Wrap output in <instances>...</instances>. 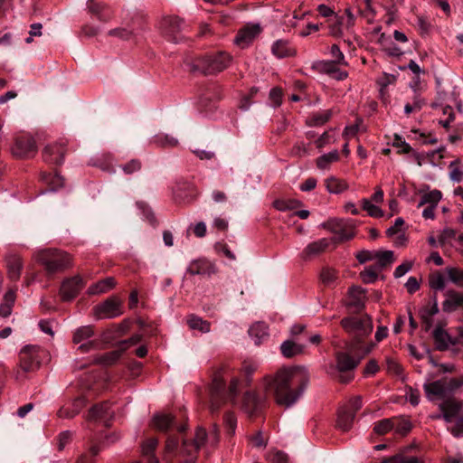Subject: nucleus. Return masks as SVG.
<instances>
[{
    "instance_id": "f257e3e1",
    "label": "nucleus",
    "mask_w": 463,
    "mask_h": 463,
    "mask_svg": "<svg viewBox=\"0 0 463 463\" xmlns=\"http://www.w3.org/2000/svg\"><path fill=\"white\" fill-rule=\"evenodd\" d=\"M308 383V372L301 366L283 368L264 378L265 390L273 392L277 404L286 408L297 402Z\"/></svg>"
},
{
    "instance_id": "f03ea898",
    "label": "nucleus",
    "mask_w": 463,
    "mask_h": 463,
    "mask_svg": "<svg viewBox=\"0 0 463 463\" xmlns=\"http://www.w3.org/2000/svg\"><path fill=\"white\" fill-rule=\"evenodd\" d=\"M219 440L220 432L216 424L213 426L209 435L204 428L197 427L193 438H182L181 447H179L178 438L168 436L164 448L163 460L166 463H172L173 458L177 457L180 458L179 463H196L199 449L206 441L214 448Z\"/></svg>"
},
{
    "instance_id": "7ed1b4c3",
    "label": "nucleus",
    "mask_w": 463,
    "mask_h": 463,
    "mask_svg": "<svg viewBox=\"0 0 463 463\" xmlns=\"http://www.w3.org/2000/svg\"><path fill=\"white\" fill-rule=\"evenodd\" d=\"M226 373L225 368L217 369L212 379L210 386V411L212 413H217L220 409L230 400H234L239 393V379L234 377L231 380L229 389H225V379Z\"/></svg>"
},
{
    "instance_id": "20e7f679",
    "label": "nucleus",
    "mask_w": 463,
    "mask_h": 463,
    "mask_svg": "<svg viewBox=\"0 0 463 463\" xmlns=\"http://www.w3.org/2000/svg\"><path fill=\"white\" fill-rule=\"evenodd\" d=\"M232 59V56L226 52L206 54L194 60L193 70L204 75L215 74L228 68Z\"/></svg>"
},
{
    "instance_id": "39448f33",
    "label": "nucleus",
    "mask_w": 463,
    "mask_h": 463,
    "mask_svg": "<svg viewBox=\"0 0 463 463\" xmlns=\"http://www.w3.org/2000/svg\"><path fill=\"white\" fill-rule=\"evenodd\" d=\"M341 326L353 337L351 349H354L363 343L364 339L369 335L373 330L372 321L369 317H347L341 320Z\"/></svg>"
},
{
    "instance_id": "423d86ee",
    "label": "nucleus",
    "mask_w": 463,
    "mask_h": 463,
    "mask_svg": "<svg viewBox=\"0 0 463 463\" xmlns=\"http://www.w3.org/2000/svg\"><path fill=\"white\" fill-rule=\"evenodd\" d=\"M39 262L49 275L62 272L71 266L69 254L58 250H43L38 256Z\"/></svg>"
},
{
    "instance_id": "0eeeda50",
    "label": "nucleus",
    "mask_w": 463,
    "mask_h": 463,
    "mask_svg": "<svg viewBox=\"0 0 463 463\" xmlns=\"http://www.w3.org/2000/svg\"><path fill=\"white\" fill-rule=\"evenodd\" d=\"M47 356L46 350L39 345H25L19 353V367L24 373L39 369L42 360Z\"/></svg>"
},
{
    "instance_id": "6e6552de",
    "label": "nucleus",
    "mask_w": 463,
    "mask_h": 463,
    "mask_svg": "<svg viewBox=\"0 0 463 463\" xmlns=\"http://www.w3.org/2000/svg\"><path fill=\"white\" fill-rule=\"evenodd\" d=\"M323 227L335 234L330 241L335 244L350 241L354 237V226L343 219L328 220Z\"/></svg>"
},
{
    "instance_id": "1a4fd4ad",
    "label": "nucleus",
    "mask_w": 463,
    "mask_h": 463,
    "mask_svg": "<svg viewBox=\"0 0 463 463\" xmlns=\"http://www.w3.org/2000/svg\"><path fill=\"white\" fill-rule=\"evenodd\" d=\"M151 426L154 429L162 432H167L172 430H176L180 435V437L176 436V438L179 439V441H182V438H184L183 433L185 431L187 427L185 423L178 424L176 418L171 413L163 412L156 413L153 416L151 420ZM174 436L175 437V435ZM179 447H181L180 444Z\"/></svg>"
},
{
    "instance_id": "9d476101",
    "label": "nucleus",
    "mask_w": 463,
    "mask_h": 463,
    "mask_svg": "<svg viewBox=\"0 0 463 463\" xmlns=\"http://www.w3.org/2000/svg\"><path fill=\"white\" fill-rule=\"evenodd\" d=\"M95 316L99 318H115L123 313L122 301L116 296L107 298L93 308Z\"/></svg>"
},
{
    "instance_id": "9b49d317",
    "label": "nucleus",
    "mask_w": 463,
    "mask_h": 463,
    "mask_svg": "<svg viewBox=\"0 0 463 463\" xmlns=\"http://www.w3.org/2000/svg\"><path fill=\"white\" fill-rule=\"evenodd\" d=\"M12 154L15 157L29 158L36 154L37 146L33 137L21 135L15 137L14 144L11 148Z\"/></svg>"
},
{
    "instance_id": "f8f14e48",
    "label": "nucleus",
    "mask_w": 463,
    "mask_h": 463,
    "mask_svg": "<svg viewBox=\"0 0 463 463\" xmlns=\"http://www.w3.org/2000/svg\"><path fill=\"white\" fill-rule=\"evenodd\" d=\"M261 32L262 29L259 24H248L238 31L234 43L242 49L247 48Z\"/></svg>"
},
{
    "instance_id": "ddd939ff",
    "label": "nucleus",
    "mask_w": 463,
    "mask_h": 463,
    "mask_svg": "<svg viewBox=\"0 0 463 463\" xmlns=\"http://www.w3.org/2000/svg\"><path fill=\"white\" fill-rule=\"evenodd\" d=\"M84 287V282L80 276H74L62 281L60 288V295L62 301H71L75 298Z\"/></svg>"
},
{
    "instance_id": "4468645a",
    "label": "nucleus",
    "mask_w": 463,
    "mask_h": 463,
    "mask_svg": "<svg viewBox=\"0 0 463 463\" xmlns=\"http://www.w3.org/2000/svg\"><path fill=\"white\" fill-rule=\"evenodd\" d=\"M66 153L64 143H53L47 145L43 150V158L44 162L51 165H61Z\"/></svg>"
},
{
    "instance_id": "2eb2a0df",
    "label": "nucleus",
    "mask_w": 463,
    "mask_h": 463,
    "mask_svg": "<svg viewBox=\"0 0 463 463\" xmlns=\"http://www.w3.org/2000/svg\"><path fill=\"white\" fill-rule=\"evenodd\" d=\"M439 408L442 412V419L446 422H451L462 411L463 402L456 398H447L439 403Z\"/></svg>"
},
{
    "instance_id": "dca6fc26",
    "label": "nucleus",
    "mask_w": 463,
    "mask_h": 463,
    "mask_svg": "<svg viewBox=\"0 0 463 463\" xmlns=\"http://www.w3.org/2000/svg\"><path fill=\"white\" fill-rule=\"evenodd\" d=\"M439 306H438V299L437 295L434 294L432 297V304L427 305L420 308V317L422 324V328L425 332H428L430 330V328L433 326V317L439 313Z\"/></svg>"
},
{
    "instance_id": "f3484780",
    "label": "nucleus",
    "mask_w": 463,
    "mask_h": 463,
    "mask_svg": "<svg viewBox=\"0 0 463 463\" xmlns=\"http://www.w3.org/2000/svg\"><path fill=\"white\" fill-rule=\"evenodd\" d=\"M113 414L114 411L111 410L110 403L109 402H102L90 409L87 419L89 420H104L106 421L105 425L108 427L107 420H110Z\"/></svg>"
},
{
    "instance_id": "a211bd4d",
    "label": "nucleus",
    "mask_w": 463,
    "mask_h": 463,
    "mask_svg": "<svg viewBox=\"0 0 463 463\" xmlns=\"http://www.w3.org/2000/svg\"><path fill=\"white\" fill-rule=\"evenodd\" d=\"M87 9L90 14L95 15L100 22L107 23L113 17L110 8L104 3L95 0L87 1Z\"/></svg>"
},
{
    "instance_id": "6ab92c4d",
    "label": "nucleus",
    "mask_w": 463,
    "mask_h": 463,
    "mask_svg": "<svg viewBox=\"0 0 463 463\" xmlns=\"http://www.w3.org/2000/svg\"><path fill=\"white\" fill-rule=\"evenodd\" d=\"M215 272L216 268L214 264L205 259L194 260L187 268V273L190 275L211 276Z\"/></svg>"
},
{
    "instance_id": "aec40b11",
    "label": "nucleus",
    "mask_w": 463,
    "mask_h": 463,
    "mask_svg": "<svg viewBox=\"0 0 463 463\" xmlns=\"http://www.w3.org/2000/svg\"><path fill=\"white\" fill-rule=\"evenodd\" d=\"M349 300L346 304L348 307L354 308V311H361L364 307L365 289L358 286H353L348 290Z\"/></svg>"
},
{
    "instance_id": "412c9836",
    "label": "nucleus",
    "mask_w": 463,
    "mask_h": 463,
    "mask_svg": "<svg viewBox=\"0 0 463 463\" xmlns=\"http://www.w3.org/2000/svg\"><path fill=\"white\" fill-rule=\"evenodd\" d=\"M271 52L279 59L288 57H294L297 54V50L287 40H277L271 46Z\"/></svg>"
},
{
    "instance_id": "4be33fe9",
    "label": "nucleus",
    "mask_w": 463,
    "mask_h": 463,
    "mask_svg": "<svg viewBox=\"0 0 463 463\" xmlns=\"http://www.w3.org/2000/svg\"><path fill=\"white\" fill-rule=\"evenodd\" d=\"M263 405L262 399L252 392H247L243 396L242 407L246 413L250 416L257 413Z\"/></svg>"
},
{
    "instance_id": "5701e85b",
    "label": "nucleus",
    "mask_w": 463,
    "mask_h": 463,
    "mask_svg": "<svg viewBox=\"0 0 463 463\" xmlns=\"http://www.w3.org/2000/svg\"><path fill=\"white\" fill-rule=\"evenodd\" d=\"M86 404L87 401L84 397H78L71 402V406L61 407L58 411L57 415L60 418L71 419L78 415Z\"/></svg>"
},
{
    "instance_id": "b1692460",
    "label": "nucleus",
    "mask_w": 463,
    "mask_h": 463,
    "mask_svg": "<svg viewBox=\"0 0 463 463\" xmlns=\"http://www.w3.org/2000/svg\"><path fill=\"white\" fill-rule=\"evenodd\" d=\"M446 299L442 303V310L446 313H451L463 305V294L453 289L445 293Z\"/></svg>"
},
{
    "instance_id": "393cba45",
    "label": "nucleus",
    "mask_w": 463,
    "mask_h": 463,
    "mask_svg": "<svg viewBox=\"0 0 463 463\" xmlns=\"http://www.w3.org/2000/svg\"><path fill=\"white\" fill-rule=\"evenodd\" d=\"M7 275L11 280L16 281L21 276L23 262L20 256L15 254L8 255L5 258Z\"/></svg>"
},
{
    "instance_id": "a878e982",
    "label": "nucleus",
    "mask_w": 463,
    "mask_h": 463,
    "mask_svg": "<svg viewBox=\"0 0 463 463\" xmlns=\"http://www.w3.org/2000/svg\"><path fill=\"white\" fill-rule=\"evenodd\" d=\"M157 445L158 439L156 438H149L142 443L141 454L146 463H159L158 458L155 456Z\"/></svg>"
},
{
    "instance_id": "bb28decb",
    "label": "nucleus",
    "mask_w": 463,
    "mask_h": 463,
    "mask_svg": "<svg viewBox=\"0 0 463 463\" xmlns=\"http://www.w3.org/2000/svg\"><path fill=\"white\" fill-rule=\"evenodd\" d=\"M355 415L348 411V408L341 406L337 411L336 425L335 427L346 432L351 430Z\"/></svg>"
},
{
    "instance_id": "cd10ccee",
    "label": "nucleus",
    "mask_w": 463,
    "mask_h": 463,
    "mask_svg": "<svg viewBox=\"0 0 463 463\" xmlns=\"http://www.w3.org/2000/svg\"><path fill=\"white\" fill-rule=\"evenodd\" d=\"M331 241L326 238L309 243L302 252L303 259H309L324 252L330 245Z\"/></svg>"
},
{
    "instance_id": "c85d7f7f",
    "label": "nucleus",
    "mask_w": 463,
    "mask_h": 463,
    "mask_svg": "<svg viewBox=\"0 0 463 463\" xmlns=\"http://www.w3.org/2000/svg\"><path fill=\"white\" fill-rule=\"evenodd\" d=\"M360 360L352 357L349 354L345 352H338L336 354V367L341 373L352 371L359 364Z\"/></svg>"
},
{
    "instance_id": "c756f323",
    "label": "nucleus",
    "mask_w": 463,
    "mask_h": 463,
    "mask_svg": "<svg viewBox=\"0 0 463 463\" xmlns=\"http://www.w3.org/2000/svg\"><path fill=\"white\" fill-rule=\"evenodd\" d=\"M424 391L426 392L427 397L430 400H432L431 396H439L441 398L446 397V386H445V379L437 380L430 383L424 384Z\"/></svg>"
},
{
    "instance_id": "7c9ffc66",
    "label": "nucleus",
    "mask_w": 463,
    "mask_h": 463,
    "mask_svg": "<svg viewBox=\"0 0 463 463\" xmlns=\"http://www.w3.org/2000/svg\"><path fill=\"white\" fill-rule=\"evenodd\" d=\"M305 345L297 344L293 340H286L280 345V351L284 357L292 358L304 353Z\"/></svg>"
},
{
    "instance_id": "2f4dec72",
    "label": "nucleus",
    "mask_w": 463,
    "mask_h": 463,
    "mask_svg": "<svg viewBox=\"0 0 463 463\" xmlns=\"http://www.w3.org/2000/svg\"><path fill=\"white\" fill-rule=\"evenodd\" d=\"M116 284V279L113 277H108L89 287L88 293L90 295L102 294L112 289Z\"/></svg>"
},
{
    "instance_id": "473e14b6",
    "label": "nucleus",
    "mask_w": 463,
    "mask_h": 463,
    "mask_svg": "<svg viewBox=\"0 0 463 463\" xmlns=\"http://www.w3.org/2000/svg\"><path fill=\"white\" fill-rule=\"evenodd\" d=\"M126 350V347L119 348L118 350L110 351L105 353L103 354L98 355L94 359V363L97 364H102L106 366L112 365L116 364L118 359L121 357L123 352Z\"/></svg>"
},
{
    "instance_id": "72a5a7b5",
    "label": "nucleus",
    "mask_w": 463,
    "mask_h": 463,
    "mask_svg": "<svg viewBox=\"0 0 463 463\" xmlns=\"http://www.w3.org/2000/svg\"><path fill=\"white\" fill-rule=\"evenodd\" d=\"M95 335V327L94 326H81L76 328L72 335V342L75 345L80 344L82 342L90 340L92 336Z\"/></svg>"
},
{
    "instance_id": "f704fd0d",
    "label": "nucleus",
    "mask_w": 463,
    "mask_h": 463,
    "mask_svg": "<svg viewBox=\"0 0 463 463\" xmlns=\"http://www.w3.org/2000/svg\"><path fill=\"white\" fill-rule=\"evenodd\" d=\"M184 21L177 16H168L163 20L162 26L165 34L174 35L182 30Z\"/></svg>"
},
{
    "instance_id": "c9c22d12",
    "label": "nucleus",
    "mask_w": 463,
    "mask_h": 463,
    "mask_svg": "<svg viewBox=\"0 0 463 463\" xmlns=\"http://www.w3.org/2000/svg\"><path fill=\"white\" fill-rule=\"evenodd\" d=\"M186 322L188 326L193 330H198L202 333H208L211 330V323L194 314L188 315Z\"/></svg>"
},
{
    "instance_id": "e433bc0d",
    "label": "nucleus",
    "mask_w": 463,
    "mask_h": 463,
    "mask_svg": "<svg viewBox=\"0 0 463 463\" xmlns=\"http://www.w3.org/2000/svg\"><path fill=\"white\" fill-rule=\"evenodd\" d=\"M433 338L436 348L439 351L446 350L449 347L450 335L440 326H437L433 331Z\"/></svg>"
},
{
    "instance_id": "4c0bfd02",
    "label": "nucleus",
    "mask_w": 463,
    "mask_h": 463,
    "mask_svg": "<svg viewBox=\"0 0 463 463\" xmlns=\"http://www.w3.org/2000/svg\"><path fill=\"white\" fill-rule=\"evenodd\" d=\"M41 179L49 186L51 191H55L64 184V179L59 174L42 173Z\"/></svg>"
},
{
    "instance_id": "58836bf2",
    "label": "nucleus",
    "mask_w": 463,
    "mask_h": 463,
    "mask_svg": "<svg viewBox=\"0 0 463 463\" xmlns=\"http://www.w3.org/2000/svg\"><path fill=\"white\" fill-rule=\"evenodd\" d=\"M15 301V293L14 290H8L4 296V301L0 305V316L7 317L11 315Z\"/></svg>"
},
{
    "instance_id": "ea45409f",
    "label": "nucleus",
    "mask_w": 463,
    "mask_h": 463,
    "mask_svg": "<svg viewBox=\"0 0 463 463\" xmlns=\"http://www.w3.org/2000/svg\"><path fill=\"white\" fill-rule=\"evenodd\" d=\"M325 183L326 190L331 194H340L348 188L346 182L335 176L326 178Z\"/></svg>"
},
{
    "instance_id": "a19ab883",
    "label": "nucleus",
    "mask_w": 463,
    "mask_h": 463,
    "mask_svg": "<svg viewBox=\"0 0 463 463\" xmlns=\"http://www.w3.org/2000/svg\"><path fill=\"white\" fill-rule=\"evenodd\" d=\"M332 113L330 110H325L323 112L315 113L307 118L306 123L309 127L323 126L330 119Z\"/></svg>"
},
{
    "instance_id": "79ce46f5",
    "label": "nucleus",
    "mask_w": 463,
    "mask_h": 463,
    "mask_svg": "<svg viewBox=\"0 0 463 463\" xmlns=\"http://www.w3.org/2000/svg\"><path fill=\"white\" fill-rule=\"evenodd\" d=\"M392 146H394L398 149L397 153L400 155L412 153L415 159H417V160L420 159L419 154L417 152H415L412 149V147L410 146V144H408L405 140H403L402 138V137L399 136L398 134L394 135Z\"/></svg>"
},
{
    "instance_id": "37998d69",
    "label": "nucleus",
    "mask_w": 463,
    "mask_h": 463,
    "mask_svg": "<svg viewBox=\"0 0 463 463\" xmlns=\"http://www.w3.org/2000/svg\"><path fill=\"white\" fill-rule=\"evenodd\" d=\"M303 205L302 202L297 199H277L273 202V207L280 212L295 210Z\"/></svg>"
},
{
    "instance_id": "c03bdc74",
    "label": "nucleus",
    "mask_w": 463,
    "mask_h": 463,
    "mask_svg": "<svg viewBox=\"0 0 463 463\" xmlns=\"http://www.w3.org/2000/svg\"><path fill=\"white\" fill-rule=\"evenodd\" d=\"M442 194L439 190H432L421 195L420 201L418 203V208L428 204L437 206L439 202L441 200Z\"/></svg>"
},
{
    "instance_id": "a18cd8bd",
    "label": "nucleus",
    "mask_w": 463,
    "mask_h": 463,
    "mask_svg": "<svg viewBox=\"0 0 463 463\" xmlns=\"http://www.w3.org/2000/svg\"><path fill=\"white\" fill-rule=\"evenodd\" d=\"M412 429L411 421L407 418H393V430L401 436H406Z\"/></svg>"
},
{
    "instance_id": "49530a36",
    "label": "nucleus",
    "mask_w": 463,
    "mask_h": 463,
    "mask_svg": "<svg viewBox=\"0 0 463 463\" xmlns=\"http://www.w3.org/2000/svg\"><path fill=\"white\" fill-rule=\"evenodd\" d=\"M152 143L160 147H175L178 140L167 134L159 133L153 137Z\"/></svg>"
},
{
    "instance_id": "de8ad7c7",
    "label": "nucleus",
    "mask_w": 463,
    "mask_h": 463,
    "mask_svg": "<svg viewBox=\"0 0 463 463\" xmlns=\"http://www.w3.org/2000/svg\"><path fill=\"white\" fill-rule=\"evenodd\" d=\"M382 463H424V461L415 456H405L399 453L392 457L383 458Z\"/></svg>"
},
{
    "instance_id": "09e8293b",
    "label": "nucleus",
    "mask_w": 463,
    "mask_h": 463,
    "mask_svg": "<svg viewBox=\"0 0 463 463\" xmlns=\"http://www.w3.org/2000/svg\"><path fill=\"white\" fill-rule=\"evenodd\" d=\"M339 160V153L338 151L333 150L327 154H324L321 156L317 158V166L319 169H326L329 167L330 164L333 162H336Z\"/></svg>"
},
{
    "instance_id": "8fccbe9b",
    "label": "nucleus",
    "mask_w": 463,
    "mask_h": 463,
    "mask_svg": "<svg viewBox=\"0 0 463 463\" xmlns=\"http://www.w3.org/2000/svg\"><path fill=\"white\" fill-rule=\"evenodd\" d=\"M337 65H341L340 63L336 62L335 61H317L313 68L316 69L320 73H325L329 76L332 75V73L335 72V69L337 68Z\"/></svg>"
},
{
    "instance_id": "3c124183",
    "label": "nucleus",
    "mask_w": 463,
    "mask_h": 463,
    "mask_svg": "<svg viewBox=\"0 0 463 463\" xmlns=\"http://www.w3.org/2000/svg\"><path fill=\"white\" fill-rule=\"evenodd\" d=\"M429 286L435 291L443 290L446 287V280L443 274L439 271L430 274Z\"/></svg>"
},
{
    "instance_id": "603ef678",
    "label": "nucleus",
    "mask_w": 463,
    "mask_h": 463,
    "mask_svg": "<svg viewBox=\"0 0 463 463\" xmlns=\"http://www.w3.org/2000/svg\"><path fill=\"white\" fill-rule=\"evenodd\" d=\"M375 260L380 268H384L394 261V255L392 250H376Z\"/></svg>"
},
{
    "instance_id": "864d4df0",
    "label": "nucleus",
    "mask_w": 463,
    "mask_h": 463,
    "mask_svg": "<svg viewBox=\"0 0 463 463\" xmlns=\"http://www.w3.org/2000/svg\"><path fill=\"white\" fill-rule=\"evenodd\" d=\"M379 271H380L379 267L369 266V267L365 268L364 270H363L360 273V277H361L363 282H364L366 284L373 283L378 278Z\"/></svg>"
},
{
    "instance_id": "5fc2aeb1",
    "label": "nucleus",
    "mask_w": 463,
    "mask_h": 463,
    "mask_svg": "<svg viewBox=\"0 0 463 463\" xmlns=\"http://www.w3.org/2000/svg\"><path fill=\"white\" fill-rule=\"evenodd\" d=\"M446 272L449 281L458 287H463V269L449 267L446 269Z\"/></svg>"
},
{
    "instance_id": "6e6d98bb",
    "label": "nucleus",
    "mask_w": 463,
    "mask_h": 463,
    "mask_svg": "<svg viewBox=\"0 0 463 463\" xmlns=\"http://www.w3.org/2000/svg\"><path fill=\"white\" fill-rule=\"evenodd\" d=\"M393 430V418L383 419L375 422L373 431L378 435H384Z\"/></svg>"
},
{
    "instance_id": "4d7b16f0",
    "label": "nucleus",
    "mask_w": 463,
    "mask_h": 463,
    "mask_svg": "<svg viewBox=\"0 0 463 463\" xmlns=\"http://www.w3.org/2000/svg\"><path fill=\"white\" fill-rule=\"evenodd\" d=\"M362 207L364 211L368 213V214L371 217L380 218L383 216V210L378 206L373 204L368 199L364 198L362 200Z\"/></svg>"
},
{
    "instance_id": "13d9d810",
    "label": "nucleus",
    "mask_w": 463,
    "mask_h": 463,
    "mask_svg": "<svg viewBox=\"0 0 463 463\" xmlns=\"http://www.w3.org/2000/svg\"><path fill=\"white\" fill-rule=\"evenodd\" d=\"M126 175H133L142 168V163L139 159H131L130 161L119 166Z\"/></svg>"
},
{
    "instance_id": "bf43d9fd",
    "label": "nucleus",
    "mask_w": 463,
    "mask_h": 463,
    "mask_svg": "<svg viewBox=\"0 0 463 463\" xmlns=\"http://www.w3.org/2000/svg\"><path fill=\"white\" fill-rule=\"evenodd\" d=\"M226 431L230 436H233L237 426V419L233 412H227L223 417Z\"/></svg>"
},
{
    "instance_id": "052dcab7",
    "label": "nucleus",
    "mask_w": 463,
    "mask_h": 463,
    "mask_svg": "<svg viewBox=\"0 0 463 463\" xmlns=\"http://www.w3.org/2000/svg\"><path fill=\"white\" fill-rule=\"evenodd\" d=\"M109 36L118 37L122 40H128L135 34V29L116 28L109 31Z\"/></svg>"
},
{
    "instance_id": "680f3d73",
    "label": "nucleus",
    "mask_w": 463,
    "mask_h": 463,
    "mask_svg": "<svg viewBox=\"0 0 463 463\" xmlns=\"http://www.w3.org/2000/svg\"><path fill=\"white\" fill-rule=\"evenodd\" d=\"M99 452V448L97 445L91 446L90 451L80 455L76 463H94V457Z\"/></svg>"
},
{
    "instance_id": "e2e57ef3",
    "label": "nucleus",
    "mask_w": 463,
    "mask_h": 463,
    "mask_svg": "<svg viewBox=\"0 0 463 463\" xmlns=\"http://www.w3.org/2000/svg\"><path fill=\"white\" fill-rule=\"evenodd\" d=\"M458 163V160H455L452 161L449 165L450 170L449 177L455 182H460L463 179V172L459 169Z\"/></svg>"
},
{
    "instance_id": "0e129e2a",
    "label": "nucleus",
    "mask_w": 463,
    "mask_h": 463,
    "mask_svg": "<svg viewBox=\"0 0 463 463\" xmlns=\"http://www.w3.org/2000/svg\"><path fill=\"white\" fill-rule=\"evenodd\" d=\"M320 279L325 285L329 286L336 279V272L333 269L325 268L321 271Z\"/></svg>"
},
{
    "instance_id": "69168bd1",
    "label": "nucleus",
    "mask_w": 463,
    "mask_h": 463,
    "mask_svg": "<svg viewBox=\"0 0 463 463\" xmlns=\"http://www.w3.org/2000/svg\"><path fill=\"white\" fill-rule=\"evenodd\" d=\"M268 459L270 463H288V455L280 450L270 451L268 455Z\"/></svg>"
},
{
    "instance_id": "338daca9",
    "label": "nucleus",
    "mask_w": 463,
    "mask_h": 463,
    "mask_svg": "<svg viewBox=\"0 0 463 463\" xmlns=\"http://www.w3.org/2000/svg\"><path fill=\"white\" fill-rule=\"evenodd\" d=\"M463 385V377L445 379L446 393L452 392Z\"/></svg>"
},
{
    "instance_id": "774afa93",
    "label": "nucleus",
    "mask_w": 463,
    "mask_h": 463,
    "mask_svg": "<svg viewBox=\"0 0 463 463\" xmlns=\"http://www.w3.org/2000/svg\"><path fill=\"white\" fill-rule=\"evenodd\" d=\"M449 430L455 438L463 437V416L458 417L455 425L449 428Z\"/></svg>"
}]
</instances>
